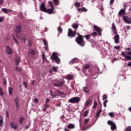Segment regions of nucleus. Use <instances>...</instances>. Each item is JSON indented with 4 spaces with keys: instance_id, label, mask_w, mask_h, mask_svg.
I'll use <instances>...</instances> for the list:
<instances>
[{
    "instance_id": "f257e3e1",
    "label": "nucleus",
    "mask_w": 131,
    "mask_h": 131,
    "mask_svg": "<svg viewBox=\"0 0 131 131\" xmlns=\"http://www.w3.org/2000/svg\"><path fill=\"white\" fill-rule=\"evenodd\" d=\"M78 37L76 38V42L80 46V47H84L85 42L83 40V36L80 35V34H77Z\"/></svg>"
},
{
    "instance_id": "f03ea898",
    "label": "nucleus",
    "mask_w": 131,
    "mask_h": 131,
    "mask_svg": "<svg viewBox=\"0 0 131 131\" xmlns=\"http://www.w3.org/2000/svg\"><path fill=\"white\" fill-rule=\"evenodd\" d=\"M51 60H53L56 63V64H60V58L58 57V56L57 55V53L55 52H54L52 53V56H51Z\"/></svg>"
},
{
    "instance_id": "7ed1b4c3",
    "label": "nucleus",
    "mask_w": 131,
    "mask_h": 131,
    "mask_svg": "<svg viewBox=\"0 0 131 131\" xmlns=\"http://www.w3.org/2000/svg\"><path fill=\"white\" fill-rule=\"evenodd\" d=\"M16 37L18 39H20L22 43H25L26 42V35L24 34H20V35L16 34Z\"/></svg>"
},
{
    "instance_id": "20e7f679",
    "label": "nucleus",
    "mask_w": 131,
    "mask_h": 131,
    "mask_svg": "<svg viewBox=\"0 0 131 131\" xmlns=\"http://www.w3.org/2000/svg\"><path fill=\"white\" fill-rule=\"evenodd\" d=\"M80 101V97H75L68 100V102L72 103H79Z\"/></svg>"
},
{
    "instance_id": "39448f33",
    "label": "nucleus",
    "mask_w": 131,
    "mask_h": 131,
    "mask_svg": "<svg viewBox=\"0 0 131 131\" xmlns=\"http://www.w3.org/2000/svg\"><path fill=\"white\" fill-rule=\"evenodd\" d=\"M93 31H96L98 34L99 36H102V31H103V29L98 27L97 26L94 25L93 26Z\"/></svg>"
},
{
    "instance_id": "423d86ee",
    "label": "nucleus",
    "mask_w": 131,
    "mask_h": 131,
    "mask_svg": "<svg viewBox=\"0 0 131 131\" xmlns=\"http://www.w3.org/2000/svg\"><path fill=\"white\" fill-rule=\"evenodd\" d=\"M76 34V31H73L71 29H69L68 36L69 37H74Z\"/></svg>"
},
{
    "instance_id": "0eeeda50",
    "label": "nucleus",
    "mask_w": 131,
    "mask_h": 131,
    "mask_svg": "<svg viewBox=\"0 0 131 131\" xmlns=\"http://www.w3.org/2000/svg\"><path fill=\"white\" fill-rule=\"evenodd\" d=\"M14 102L15 104V106L16 107V111H19V108L20 107V104H19L20 100L19 99V97L15 98L14 99Z\"/></svg>"
},
{
    "instance_id": "6e6552de",
    "label": "nucleus",
    "mask_w": 131,
    "mask_h": 131,
    "mask_svg": "<svg viewBox=\"0 0 131 131\" xmlns=\"http://www.w3.org/2000/svg\"><path fill=\"white\" fill-rule=\"evenodd\" d=\"M107 123L108 124H109V125H111V128L112 130H115V129H116V125L115 124V123H114V122H113V121H108Z\"/></svg>"
},
{
    "instance_id": "1a4fd4ad",
    "label": "nucleus",
    "mask_w": 131,
    "mask_h": 131,
    "mask_svg": "<svg viewBox=\"0 0 131 131\" xmlns=\"http://www.w3.org/2000/svg\"><path fill=\"white\" fill-rule=\"evenodd\" d=\"M21 30H22V27H21V25L16 26V28L15 30L16 36H17V35H20V34H21Z\"/></svg>"
},
{
    "instance_id": "9d476101",
    "label": "nucleus",
    "mask_w": 131,
    "mask_h": 131,
    "mask_svg": "<svg viewBox=\"0 0 131 131\" xmlns=\"http://www.w3.org/2000/svg\"><path fill=\"white\" fill-rule=\"evenodd\" d=\"M123 19L126 23L127 24H131V17H129L127 16H123Z\"/></svg>"
},
{
    "instance_id": "9b49d317",
    "label": "nucleus",
    "mask_w": 131,
    "mask_h": 131,
    "mask_svg": "<svg viewBox=\"0 0 131 131\" xmlns=\"http://www.w3.org/2000/svg\"><path fill=\"white\" fill-rule=\"evenodd\" d=\"M5 51L8 55H12V54H13V50L9 46L6 47Z\"/></svg>"
},
{
    "instance_id": "f8f14e48",
    "label": "nucleus",
    "mask_w": 131,
    "mask_h": 131,
    "mask_svg": "<svg viewBox=\"0 0 131 131\" xmlns=\"http://www.w3.org/2000/svg\"><path fill=\"white\" fill-rule=\"evenodd\" d=\"M39 9L42 12H44V13L47 11V7H46V5L44 3H42L39 7Z\"/></svg>"
},
{
    "instance_id": "ddd939ff",
    "label": "nucleus",
    "mask_w": 131,
    "mask_h": 131,
    "mask_svg": "<svg viewBox=\"0 0 131 131\" xmlns=\"http://www.w3.org/2000/svg\"><path fill=\"white\" fill-rule=\"evenodd\" d=\"M54 86H56L57 88H62L64 85V82L60 81L58 83H53Z\"/></svg>"
},
{
    "instance_id": "4468645a",
    "label": "nucleus",
    "mask_w": 131,
    "mask_h": 131,
    "mask_svg": "<svg viewBox=\"0 0 131 131\" xmlns=\"http://www.w3.org/2000/svg\"><path fill=\"white\" fill-rule=\"evenodd\" d=\"M93 103V99H88L87 101L85 102L84 106L85 107H89L91 104Z\"/></svg>"
},
{
    "instance_id": "2eb2a0df",
    "label": "nucleus",
    "mask_w": 131,
    "mask_h": 131,
    "mask_svg": "<svg viewBox=\"0 0 131 131\" xmlns=\"http://www.w3.org/2000/svg\"><path fill=\"white\" fill-rule=\"evenodd\" d=\"M112 29L114 34H117V30L116 29V26H115V24L113 23L112 25Z\"/></svg>"
},
{
    "instance_id": "dca6fc26",
    "label": "nucleus",
    "mask_w": 131,
    "mask_h": 131,
    "mask_svg": "<svg viewBox=\"0 0 131 131\" xmlns=\"http://www.w3.org/2000/svg\"><path fill=\"white\" fill-rule=\"evenodd\" d=\"M119 35L117 33V34L114 36V40L115 43H119Z\"/></svg>"
},
{
    "instance_id": "f3484780",
    "label": "nucleus",
    "mask_w": 131,
    "mask_h": 131,
    "mask_svg": "<svg viewBox=\"0 0 131 131\" xmlns=\"http://www.w3.org/2000/svg\"><path fill=\"white\" fill-rule=\"evenodd\" d=\"M10 127L13 128V129H17L18 128V125H17V123L15 122H12L10 123Z\"/></svg>"
},
{
    "instance_id": "a211bd4d",
    "label": "nucleus",
    "mask_w": 131,
    "mask_h": 131,
    "mask_svg": "<svg viewBox=\"0 0 131 131\" xmlns=\"http://www.w3.org/2000/svg\"><path fill=\"white\" fill-rule=\"evenodd\" d=\"M21 61V58L19 56H16L15 57V64L17 66L19 65V63H20Z\"/></svg>"
},
{
    "instance_id": "6ab92c4d",
    "label": "nucleus",
    "mask_w": 131,
    "mask_h": 131,
    "mask_svg": "<svg viewBox=\"0 0 131 131\" xmlns=\"http://www.w3.org/2000/svg\"><path fill=\"white\" fill-rule=\"evenodd\" d=\"M118 15L120 17H121L122 15H125V10L124 9H121L118 13Z\"/></svg>"
},
{
    "instance_id": "aec40b11",
    "label": "nucleus",
    "mask_w": 131,
    "mask_h": 131,
    "mask_svg": "<svg viewBox=\"0 0 131 131\" xmlns=\"http://www.w3.org/2000/svg\"><path fill=\"white\" fill-rule=\"evenodd\" d=\"M89 68H90V66L89 65V64H84L83 66V69L82 70V71L84 73L85 71V70L86 69H89Z\"/></svg>"
},
{
    "instance_id": "412c9836",
    "label": "nucleus",
    "mask_w": 131,
    "mask_h": 131,
    "mask_svg": "<svg viewBox=\"0 0 131 131\" xmlns=\"http://www.w3.org/2000/svg\"><path fill=\"white\" fill-rule=\"evenodd\" d=\"M45 13H48V14H53L54 13V9L53 8H50V9H47L46 10V11L45 12Z\"/></svg>"
},
{
    "instance_id": "4be33fe9",
    "label": "nucleus",
    "mask_w": 131,
    "mask_h": 131,
    "mask_svg": "<svg viewBox=\"0 0 131 131\" xmlns=\"http://www.w3.org/2000/svg\"><path fill=\"white\" fill-rule=\"evenodd\" d=\"M67 127L69 128V129H73V128H75V126L74 124L70 123L67 126Z\"/></svg>"
},
{
    "instance_id": "5701e85b",
    "label": "nucleus",
    "mask_w": 131,
    "mask_h": 131,
    "mask_svg": "<svg viewBox=\"0 0 131 131\" xmlns=\"http://www.w3.org/2000/svg\"><path fill=\"white\" fill-rule=\"evenodd\" d=\"M77 11L79 12H88V9H86L84 7H83L82 8H78Z\"/></svg>"
},
{
    "instance_id": "b1692460",
    "label": "nucleus",
    "mask_w": 131,
    "mask_h": 131,
    "mask_svg": "<svg viewBox=\"0 0 131 131\" xmlns=\"http://www.w3.org/2000/svg\"><path fill=\"white\" fill-rule=\"evenodd\" d=\"M49 108V104L48 103H45L44 104V107H43V110L42 111L43 112H46V111H47V109H48Z\"/></svg>"
},
{
    "instance_id": "393cba45",
    "label": "nucleus",
    "mask_w": 131,
    "mask_h": 131,
    "mask_svg": "<svg viewBox=\"0 0 131 131\" xmlns=\"http://www.w3.org/2000/svg\"><path fill=\"white\" fill-rule=\"evenodd\" d=\"M72 27H73V28H74L75 30V31H76V30H77V29L78 28V25H77L76 23L73 24L72 25Z\"/></svg>"
},
{
    "instance_id": "a878e982",
    "label": "nucleus",
    "mask_w": 131,
    "mask_h": 131,
    "mask_svg": "<svg viewBox=\"0 0 131 131\" xmlns=\"http://www.w3.org/2000/svg\"><path fill=\"white\" fill-rule=\"evenodd\" d=\"M102 113V110H99L96 114V117L99 118L100 117V114Z\"/></svg>"
},
{
    "instance_id": "bb28decb",
    "label": "nucleus",
    "mask_w": 131,
    "mask_h": 131,
    "mask_svg": "<svg viewBox=\"0 0 131 131\" xmlns=\"http://www.w3.org/2000/svg\"><path fill=\"white\" fill-rule=\"evenodd\" d=\"M83 91L84 92V93H89V87L88 86H85V87H83L82 88Z\"/></svg>"
},
{
    "instance_id": "cd10ccee",
    "label": "nucleus",
    "mask_w": 131,
    "mask_h": 131,
    "mask_svg": "<svg viewBox=\"0 0 131 131\" xmlns=\"http://www.w3.org/2000/svg\"><path fill=\"white\" fill-rule=\"evenodd\" d=\"M67 79H69V80H72V79H73V76L69 74L67 75Z\"/></svg>"
},
{
    "instance_id": "c85d7f7f",
    "label": "nucleus",
    "mask_w": 131,
    "mask_h": 131,
    "mask_svg": "<svg viewBox=\"0 0 131 131\" xmlns=\"http://www.w3.org/2000/svg\"><path fill=\"white\" fill-rule=\"evenodd\" d=\"M24 120H25V119L24 118V117H21L20 118H19V124H22L24 122Z\"/></svg>"
},
{
    "instance_id": "c756f323",
    "label": "nucleus",
    "mask_w": 131,
    "mask_h": 131,
    "mask_svg": "<svg viewBox=\"0 0 131 131\" xmlns=\"http://www.w3.org/2000/svg\"><path fill=\"white\" fill-rule=\"evenodd\" d=\"M90 122V119L86 118L84 119V125L85 126L86 124H88V123Z\"/></svg>"
},
{
    "instance_id": "7c9ffc66",
    "label": "nucleus",
    "mask_w": 131,
    "mask_h": 131,
    "mask_svg": "<svg viewBox=\"0 0 131 131\" xmlns=\"http://www.w3.org/2000/svg\"><path fill=\"white\" fill-rule=\"evenodd\" d=\"M74 6L76 8H79V7H80V3L78 2H76V3H74Z\"/></svg>"
},
{
    "instance_id": "2f4dec72",
    "label": "nucleus",
    "mask_w": 131,
    "mask_h": 131,
    "mask_svg": "<svg viewBox=\"0 0 131 131\" xmlns=\"http://www.w3.org/2000/svg\"><path fill=\"white\" fill-rule=\"evenodd\" d=\"M91 36H92V35H91V34L86 35L85 36H83V38L85 37L86 39L89 40L91 38Z\"/></svg>"
},
{
    "instance_id": "473e14b6",
    "label": "nucleus",
    "mask_w": 131,
    "mask_h": 131,
    "mask_svg": "<svg viewBox=\"0 0 131 131\" xmlns=\"http://www.w3.org/2000/svg\"><path fill=\"white\" fill-rule=\"evenodd\" d=\"M9 94L10 96H12V95H13V88H9Z\"/></svg>"
},
{
    "instance_id": "72a5a7b5",
    "label": "nucleus",
    "mask_w": 131,
    "mask_h": 131,
    "mask_svg": "<svg viewBox=\"0 0 131 131\" xmlns=\"http://www.w3.org/2000/svg\"><path fill=\"white\" fill-rule=\"evenodd\" d=\"M42 59L43 62H45V61L47 60V58H46V54H45L43 53H42Z\"/></svg>"
},
{
    "instance_id": "f704fd0d",
    "label": "nucleus",
    "mask_w": 131,
    "mask_h": 131,
    "mask_svg": "<svg viewBox=\"0 0 131 131\" xmlns=\"http://www.w3.org/2000/svg\"><path fill=\"white\" fill-rule=\"evenodd\" d=\"M2 11L3 12V13H5V14H8V9L7 8H2Z\"/></svg>"
},
{
    "instance_id": "c9c22d12",
    "label": "nucleus",
    "mask_w": 131,
    "mask_h": 131,
    "mask_svg": "<svg viewBox=\"0 0 131 131\" xmlns=\"http://www.w3.org/2000/svg\"><path fill=\"white\" fill-rule=\"evenodd\" d=\"M90 34L91 35V36H98V33H97V32H94Z\"/></svg>"
},
{
    "instance_id": "e433bc0d",
    "label": "nucleus",
    "mask_w": 131,
    "mask_h": 131,
    "mask_svg": "<svg viewBox=\"0 0 131 131\" xmlns=\"http://www.w3.org/2000/svg\"><path fill=\"white\" fill-rule=\"evenodd\" d=\"M97 105H98V103H97V101H94V105L93 106V109H96V108H97Z\"/></svg>"
},
{
    "instance_id": "4c0bfd02",
    "label": "nucleus",
    "mask_w": 131,
    "mask_h": 131,
    "mask_svg": "<svg viewBox=\"0 0 131 131\" xmlns=\"http://www.w3.org/2000/svg\"><path fill=\"white\" fill-rule=\"evenodd\" d=\"M76 58H73L70 62V64H74L76 62Z\"/></svg>"
},
{
    "instance_id": "58836bf2",
    "label": "nucleus",
    "mask_w": 131,
    "mask_h": 131,
    "mask_svg": "<svg viewBox=\"0 0 131 131\" xmlns=\"http://www.w3.org/2000/svg\"><path fill=\"white\" fill-rule=\"evenodd\" d=\"M53 2L55 6H59V0H53Z\"/></svg>"
},
{
    "instance_id": "ea45409f",
    "label": "nucleus",
    "mask_w": 131,
    "mask_h": 131,
    "mask_svg": "<svg viewBox=\"0 0 131 131\" xmlns=\"http://www.w3.org/2000/svg\"><path fill=\"white\" fill-rule=\"evenodd\" d=\"M15 70L17 72H21L22 71V69H20L19 67H15Z\"/></svg>"
},
{
    "instance_id": "a19ab883",
    "label": "nucleus",
    "mask_w": 131,
    "mask_h": 131,
    "mask_svg": "<svg viewBox=\"0 0 131 131\" xmlns=\"http://www.w3.org/2000/svg\"><path fill=\"white\" fill-rule=\"evenodd\" d=\"M42 40L44 43V46L48 47V41L45 39H43Z\"/></svg>"
},
{
    "instance_id": "79ce46f5",
    "label": "nucleus",
    "mask_w": 131,
    "mask_h": 131,
    "mask_svg": "<svg viewBox=\"0 0 131 131\" xmlns=\"http://www.w3.org/2000/svg\"><path fill=\"white\" fill-rule=\"evenodd\" d=\"M52 70H53V71H54V72H57V71H58V67H54L52 68Z\"/></svg>"
},
{
    "instance_id": "37998d69",
    "label": "nucleus",
    "mask_w": 131,
    "mask_h": 131,
    "mask_svg": "<svg viewBox=\"0 0 131 131\" xmlns=\"http://www.w3.org/2000/svg\"><path fill=\"white\" fill-rule=\"evenodd\" d=\"M88 114H89V111H85L83 113V116H84V117H86V116H88Z\"/></svg>"
},
{
    "instance_id": "c03bdc74",
    "label": "nucleus",
    "mask_w": 131,
    "mask_h": 131,
    "mask_svg": "<svg viewBox=\"0 0 131 131\" xmlns=\"http://www.w3.org/2000/svg\"><path fill=\"white\" fill-rule=\"evenodd\" d=\"M13 39L14 40V41L16 42V43H17V45H19V41L18 40H17V39H16V38L14 37V36H13Z\"/></svg>"
},
{
    "instance_id": "a18cd8bd",
    "label": "nucleus",
    "mask_w": 131,
    "mask_h": 131,
    "mask_svg": "<svg viewBox=\"0 0 131 131\" xmlns=\"http://www.w3.org/2000/svg\"><path fill=\"white\" fill-rule=\"evenodd\" d=\"M30 55H35V51H34V50H31L30 51Z\"/></svg>"
},
{
    "instance_id": "49530a36",
    "label": "nucleus",
    "mask_w": 131,
    "mask_h": 131,
    "mask_svg": "<svg viewBox=\"0 0 131 131\" xmlns=\"http://www.w3.org/2000/svg\"><path fill=\"white\" fill-rule=\"evenodd\" d=\"M107 103H108V100H105L103 102V106L104 107H107Z\"/></svg>"
},
{
    "instance_id": "de8ad7c7",
    "label": "nucleus",
    "mask_w": 131,
    "mask_h": 131,
    "mask_svg": "<svg viewBox=\"0 0 131 131\" xmlns=\"http://www.w3.org/2000/svg\"><path fill=\"white\" fill-rule=\"evenodd\" d=\"M49 6H50V7L52 9H54V6L53 5V3H52V2L49 1Z\"/></svg>"
},
{
    "instance_id": "09e8293b",
    "label": "nucleus",
    "mask_w": 131,
    "mask_h": 131,
    "mask_svg": "<svg viewBox=\"0 0 131 131\" xmlns=\"http://www.w3.org/2000/svg\"><path fill=\"white\" fill-rule=\"evenodd\" d=\"M108 115L109 116H110V117H112V118L114 117V113H113V112L108 113Z\"/></svg>"
},
{
    "instance_id": "8fccbe9b",
    "label": "nucleus",
    "mask_w": 131,
    "mask_h": 131,
    "mask_svg": "<svg viewBox=\"0 0 131 131\" xmlns=\"http://www.w3.org/2000/svg\"><path fill=\"white\" fill-rule=\"evenodd\" d=\"M57 30L58 31V32H62V31H63V29H62V28L60 27H58L57 28Z\"/></svg>"
},
{
    "instance_id": "3c124183",
    "label": "nucleus",
    "mask_w": 131,
    "mask_h": 131,
    "mask_svg": "<svg viewBox=\"0 0 131 131\" xmlns=\"http://www.w3.org/2000/svg\"><path fill=\"white\" fill-rule=\"evenodd\" d=\"M4 123V120L3 119H1L0 120V127H3V123Z\"/></svg>"
},
{
    "instance_id": "603ef678",
    "label": "nucleus",
    "mask_w": 131,
    "mask_h": 131,
    "mask_svg": "<svg viewBox=\"0 0 131 131\" xmlns=\"http://www.w3.org/2000/svg\"><path fill=\"white\" fill-rule=\"evenodd\" d=\"M56 92L57 93V95H64V93L61 92L59 90H56Z\"/></svg>"
},
{
    "instance_id": "864d4df0",
    "label": "nucleus",
    "mask_w": 131,
    "mask_h": 131,
    "mask_svg": "<svg viewBox=\"0 0 131 131\" xmlns=\"http://www.w3.org/2000/svg\"><path fill=\"white\" fill-rule=\"evenodd\" d=\"M30 125H31V124L30 123L29 124V125H26V126L25 127V129H28V128L30 127Z\"/></svg>"
},
{
    "instance_id": "5fc2aeb1",
    "label": "nucleus",
    "mask_w": 131,
    "mask_h": 131,
    "mask_svg": "<svg viewBox=\"0 0 131 131\" xmlns=\"http://www.w3.org/2000/svg\"><path fill=\"white\" fill-rule=\"evenodd\" d=\"M125 131H131V126H128L125 129Z\"/></svg>"
},
{
    "instance_id": "6e6d98bb",
    "label": "nucleus",
    "mask_w": 131,
    "mask_h": 131,
    "mask_svg": "<svg viewBox=\"0 0 131 131\" xmlns=\"http://www.w3.org/2000/svg\"><path fill=\"white\" fill-rule=\"evenodd\" d=\"M4 20H5V17H0V23H3V22H4Z\"/></svg>"
},
{
    "instance_id": "4d7b16f0",
    "label": "nucleus",
    "mask_w": 131,
    "mask_h": 131,
    "mask_svg": "<svg viewBox=\"0 0 131 131\" xmlns=\"http://www.w3.org/2000/svg\"><path fill=\"white\" fill-rule=\"evenodd\" d=\"M125 59H127V60H130V61H131V55L129 56V55H127L126 57H125Z\"/></svg>"
},
{
    "instance_id": "13d9d810",
    "label": "nucleus",
    "mask_w": 131,
    "mask_h": 131,
    "mask_svg": "<svg viewBox=\"0 0 131 131\" xmlns=\"http://www.w3.org/2000/svg\"><path fill=\"white\" fill-rule=\"evenodd\" d=\"M121 56H122V57H125V56H126V52H121Z\"/></svg>"
},
{
    "instance_id": "bf43d9fd",
    "label": "nucleus",
    "mask_w": 131,
    "mask_h": 131,
    "mask_svg": "<svg viewBox=\"0 0 131 131\" xmlns=\"http://www.w3.org/2000/svg\"><path fill=\"white\" fill-rule=\"evenodd\" d=\"M114 48L116 50H118V51H120V46H114Z\"/></svg>"
},
{
    "instance_id": "052dcab7",
    "label": "nucleus",
    "mask_w": 131,
    "mask_h": 131,
    "mask_svg": "<svg viewBox=\"0 0 131 131\" xmlns=\"http://www.w3.org/2000/svg\"><path fill=\"white\" fill-rule=\"evenodd\" d=\"M0 96H4V92H3V89L0 88Z\"/></svg>"
},
{
    "instance_id": "680f3d73",
    "label": "nucleus",
    "mask_w": 131,
    "mask_h": 131,
    "mask_svg": "<svg viewBox=\"0 0 131 131\" xmlns=\"http://www.w3.org/2000/svg\"><path fill=\"white\" fill-rule=\"evenodd\" d=\"M3 84L4 85H6V84H7V80L5 78H3Z\"/></svg>"
},
{
    "instance_id": "e2e57ef3",
    "label": "nucleus",
    "mask_w": 131,
    "mask_h": 131,
    "mask_svg": "<svg viewBox=\"0 0 131 131\" xmlns=\"http://www.w3.org/2000/svg\"><path fill=\"white\" fill-rule=\"evenodd\" d=\"M28 45L29 47H31V46H32V42L28 40Z\"/></svg>"
},
{
    "instance_id": "0e129e2a",
    "label": "nucleus",
    "mask_w": 131,
    "mask_h": 131,
    "mask_svg": "<svg viewBox=\"0 0 131 131\" xmlns=\"http://www.w3.org/2000/svg\"><path fill=\"white\" fill-rule=\"evenodd\" d=\"M107 98H108V96L106 95H104L103 96V100H106V99H107Z\"/></svg>"
},
{
    "instance_id": "69168bd1",
    "label": "nucleus",
    "mask_w": 131,
    "mask_h": 131,
    "mask_svg": "<svg viewBox=\"0 0 131 131\" xmlns=\"http://www.w3.org/2000/svg\"><path fill=\"white\" fill-rule=\"evenodd\" d=\"M23 85L25 86V89L27 88V84L26 83V82H23Z\"/></svg>"
},
{
    "instance_id": "338daca9",
    "label": "nucleus",
    "mask_w": 131,
    "mask_h": 131,
    "mask_svg": "<svg viewBox=\"0 0 131 131\" xmlns=\"http://www.w3.org/2000/svg\"><path fill=\"white\" fill-rule=\"evenodd\" d=\"M4 5V0H0V6Z\"/></svg>"
},
{
    "instance_id": "774afa93",
    "label": "nucleus",
    "mask_w": 131,
    "mask_h": 131,
    "mask_svg": "<svg viewBox=\"0 0 131 131\" xmlns=\"http://www.w3.org/2000/svg\"><path fill=\"white\" fill-rule=\"evenodd\" d=\"M6 114L7 118H9V113H8V111H6Z\"/></svg>"
}]
</instances>
